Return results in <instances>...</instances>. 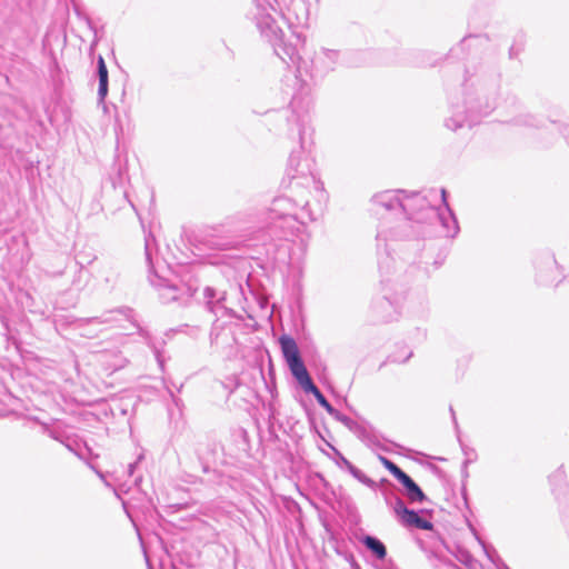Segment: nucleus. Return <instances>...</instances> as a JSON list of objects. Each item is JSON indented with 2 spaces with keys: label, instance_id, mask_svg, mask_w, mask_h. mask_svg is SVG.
<instances>
[{
  "label": "nucleus",
  "instance_id": "1",
  "mask_svg": "<svg viewBox=\"0 0 569 569\" xmlns=\"http://www.w3.org/2000/svg\"><path fill=\"white\" fill-rule=\"evenodd\" d=\"M309 18V0H253L252 19L276 56L288 68H295L301 78L323 79L342 63L343 54L336 49L321 48L310 61L302 59L300 50L305 37L298 29L307 27Z\"/></svg>",
  "mask_w": 569,
  "mask_h": 569
},
{
  "label": "nucleus",
  "instance_id": "2",
  "mask_svg": "<svg viewBox=\"0 0 569 569\" xmlns=\"http://www.w3.org/2000/svg\"><path fill=\"white\" fill-rule=\"evenodd\" d=\"M402 221L396 230H388L380 224L378 241H387L389 238H433L438 236V227L441 228V236L449 239H455L460 231L458 219L448 203L447 191L443 188L412 192L406 190V193H402Z\"/></svg>",
  "mask_w": 569,
  "mask_h": 569
},
{
  "label": "nucleus",
  "instance_id": "3",
  "mask_svg": "<svg viewBox=\"0 0 569 569\" xmlns=\"http://www.w3.org/2000/svg\"><path fill=\"white\" fill-rule=\"evenodd\" d=\"M500 89L501 72L497 64L481 61L468 67L462 82V103L451 102L446 127L456 131L478 123L497 108Z\"/></svg>",
  "mask_w": 569,
  "mask_h": 569
},
{
  "label": "nucleus",
  "instance_id": "4",
  "mask_svg": "<svg viewBox=\"0 0 569 569\" xmlns=\"http://www.w3.org/2000/svg\"><path fill=\"white\" fill-rule=\"evenodd\" d=\"M292 191L297 193L295 199L287 196L276 197L270 207L259 214L261 229L272 240H289L307 222L316 220L309 203L310 190L296 189Z\"/></svg>",
  "mask_w": 569,
  "mask_h": 569
},
{
  "label": "nucleus",
  "instance_id": "5",
  "mask_svg": "<svg viewBox=\"0 0 569 569\" xmlns=\"http://www.w3.org/2000/svg\"><path fill=\"white\" fill-rule=\"evenodd\" d=\"M309 99L301 94H296L292 97L287 110V112H290V116H287L289 131L297 132L300 142V149L291 151L286 170L291 190H310V187H313L316 190L320 189V182L311 173L308 161L302 160L303 136L309 122Z\"/></svg>",
  "mask_w": 569,
  "mask_h": 569
},
{
  "label": "nucleus",
  "instance_id": "6",
  "mask_svg": "<svg viewBox=\"0 0 569 569\" xmlns=\"http://www.w3.org/2000/svg\"><path fill=\"white\" fill-rule=\"evenodd\" d=\"M152 241H154V239L151 234L146 236L144 254L149 267V282L158 290L159 298L162 303L178 302L179 305H187L190 298L194 296L197 288L189 283L181 282L177 279H169L158 273L152 261Z\"/></svg>",
  "mask_w": 569,
  "mask_h": 569
},
{
  "label": "nucleus",
  "instance_id": "7",
  "mask_svg": "<svg viewBox=\"0 0 569 569\" xmlns=\"http://www.w3.org/2000/svg\"><path fill=\"white\" fill-rule=\"evenodd\" d=\"M403 189L383 190L375 193L370 199V210L380 220L393 219L402 221Z\"/></svg>",
  "mask_w": 569,
  "mask_h": 569
},
{
  "label": "nucleus",
  "instance_id": "8",
  "mask_svg": "<svg viewBox=\"0 0 569 569\" xmlns=\"http://www.w3.org/2000/svg\"><path fill=\"white\" fill-rule=\"evenodd\" d=\"M331 417L353 432L367 447L388 451V448L383 445L386 439L370 423L357 422L337 409Z\"/></svg>",
  "mask_w": 569,
  "mask_h": 569
},
{
  "label": "nucleus",
  "instance_id": "9",
  "mask_svg": "<svg viewBox=\"0 0 569 569\" xmlns=\"http://www.w3.org/2000/svg\"><path fill=\"white\" fill-rule=\"evenodd\" d=\"M536 281L541 286H557L563 279L562 270L551 252H542L535 259Z\"/></svg>",
  "mask_w": 569,
  "mask_h": 569
},
{
  "label": "nucleus",
  "instance_id": "10",
  "mask_svg": "<svg viewBox=\"0 0 569 569\" xmlns=\"http://www.w3.org/2000/svg\"><path fill=\"white\" fill-rule=\"evenodd\" d=\"M402 296L391 293L390 288H383V295L377 298L372 303V309L377 317L383 322H390L400 315V303Z\"/></svg>",
  "mask_w": 569,
  "mask_h": 569
},
{
  "label": "nucleus",
  "instance_id": "11",
  "mask_svg": "<svg viewBox=\"0 0 569 569\" xmlns=\"http://www.w3.org/2000/svg\"><path fill=\"white\" fill-rule=\"evenodd\" d=\"M507 102L510 104L511 108H513L515 112V114L506 121L507 123L513 127L523 128H539L543 126L542 120L525 110V106L518 98H507Z\"/></svg>",
  "mask_w": 569,
  "mask_h": 569
},
{
  "label": "nucleus",
  "instance_id": "12",
  "mask_svg": "<svg viewBox=\"0 0 569 569\" xmlns=\"http://www.w3.org/2000/svg\"><path fill=\"white\" fill-rule=\"evenodd\" d=\"M202 296L206 308L209 312L213 313L217 317H234L233 310L224 306L227 297L226 291L218 290L213 287L207 286L203 289Z\"/></svg>",
  "mask_w": 569,
  "mask_h": 569
},
{
  "label": "nucleus",
  "instance_id": "13",
  "mask_svg": "<svg viewBox=\"0 0 569 569\" xmlns=\"http://www.w3.org/2000/svg\"><path fill=\"white\" fill-rule=\"evenodd\" d=\"M133 310L129 307H120L112 310H107L102 312L100 316L90 317V318H81L79 319V328H86L91 325H106L112 326L117 320L118 316L131 320Z\"/></svg>",
  "mask_w": 569,
  "mask_h": 569
},
{
  "label": "nucleus",
  "instance_id": "14",
  "mask_svg": "<svg viewBox=\"0 0 569 569\" xmlns=\"http://www.w3.org/2000/svg\"><path fill=\"white\" fill-rule=\"evenodd\" d=\"M397 518L406 527L422 530H431L433 528L431 521L422 518L418 511L409 509L407 506L397 515Z\"/></svg>",
  "mask_w": 569,
  "mask_h": 569
},
{
  "label": "nucleus",
  "instance_id": "15",
  "mask_svg": "<svg viewBox=\"0 0 569 569\" xmlns=\"http://www.w3.org/2000/svg\"><path fill=\"white\" fill-rule=\"evenodd\" d=\"M403 487V493L407 499L413 503L419 502L422 503L428 500L427 496L422 491V489L418 486V483L406 472L397 479Z\"/></svg>",
  "mask_w": 569,
  "mask_h": 569
},
{
  "label": "nucleus",
  "instance_id": "16",
  "mask_svg": "<svg viewBox=\"0 0 569 569\" xmlns=\"http://www.w3.org/2000/svg\"><path fill=\"white\" fill-rule=\"evenodd\" d=\"M549 481L552 487V492L557 498H567L568 496V483L567 475L563 465L559 466L550 476Z\"/></svg>",
  "mask_w": 569,
  "mask_h": 569
},
{
  "label": "nucleus",
  "instance_id": "17",
  "mask_svg": "<svg viewBox=\"0 0 569 569\" xmlns=\"http://www.w3.org/2000/svg\"><path fill=\"white\" fill-rule=\"evenodd\" d=\"M289 369L305 392L308 393L316 387L303 363V360H299L298 362L291 363L289 366Z\"/></svg>",
  "mask_w": 569,
  "mask_h": 569
},
{
  "label": "nucleus",
  "instance_id": "18",
  "mask_svg": "<svg viewBox=\"0 0 569 569\" xmlns=\"http://www.w3.org/2000/svg\"><path fill=\"white\" fill-rule=\"evenodd\" d=\"M97 77L99 80L98 101L99 103H102L109 91V73L102 56H98L97 59Z\"/></svg>",
  "mask_w": 569,
  "mask_h": 569
},
{
  "label": "nucleus",
  "instance_id": "19",
  "mask_svg": "<svg viewBox=\"0 0 569 569\" xmlns=\"http://www.w3.org/2000/svg\"><path fill=\"white\" fill-rule=\"evenodd\" d=\"M359 541L366 547L367 550L378 560H385L387 557L386 545L376 536L362 535Z\"/></svg>",
  "mask_w": 569,
  "mask_h": 569
},
{
  "label": "nucleus",
  "instance_id": "20",
  "mask_svg": "<svg viewBox=\"0 0 569 569\" xmlns=\"http://www.w3.org/2000/svg\"><path fill=\"white\" fill-rule=\"evenodd\" d=\"M280 345H281V350H282L283 357H284L288 366H290L291 363L298 362L299 360H302L299 349H298V346L293 338L288 337V336H282L280 338Z\"/></svg>",
  "mask_w": 569,
  "mask_h": 569
},
{
  "label": "nucleus",
  "instance_id": "21",
  "mask_svg": "<svg viewBox=\"0 0 569 569\" xmlns=\"http://www.w3.org/2000/svg\"><path fill=\"white\" fill-rule=\"evenodd\" d=\"M381 495L383 496L387 506L393 510L396 516L403 507H406L405 501L392 490V488L381 489Z\"/></svg>",
  "mask_w": 569,
  "mask_h": 569
},
{
  "label": "nucleus",
  "instance_id": "22",
  "mask_svg": "<svg viewBox=\"0 0 569 569\" xmlns=\"http://www.w3.org/2000/svg\"><path fill=\"white\" fill-rule=\"evenodd\" d=\"M348 472L355 478L357 479L359 482H361L362 485L367 486L368 488L372 489V490H377L378 488V483L372 480L371 478H369L368 476H366L359 468H357L355 465H352L350 467V469L348 470Z\"/></svg>",
  "mask_w": 569,
  "mask_h": 569
},
{
  "label": "nucleus",
  "instance_id": "23",
  "mask_svg": "<svg viewBox=\"0 0 569 569\" xmlns=\"http://www.w3.org/2000/svg\"><path fill=\"white\" fill-rule=\"evenodd\" d=\"M308 393L313 395L317 402L331 416L335 413L336 408L331 406V403L327 400V398L323 396V393L319 390V388L316 386L312 390H310Z\"/></svg>",
  "mask_w": 569,
  "mask_h": 569
},
{
  "label": "nucleus",
  "instance_id": "24",
  "mask_svg": "<svg viewBox=\"0 0 569 569\" xmlns=\"http://www.w3.org/2000/svg\"><path fill=\"white\" fill-rule=\"evenodd\" d=\"M378 460L396 479H398L405 473V471L401 468H399L393 461H391L387 457L378 455Z\"/></svg>",
  "mask_w": 569,
  "mask_h": 569
},
{
  "label": "nucleus",
  "instance_id": "25",
  "mask_svg": "<svg viewBox=\"0 0 569 569\" xmlns=\"http://www.w3.org/2000/svg\"><path fill=\"white\" fill-rule=\"evenodd\" d=\"M329 447L332 449L335 453L333 461L336 466L342 470L348 471L352 463L332 445L329 443Z\"/></svg>",
  "mask_w": 569,
  "mask_h": 569
},
{
  "label": "nucleus",
  "instance_id": "26",
  "mask_svg": "<svg viewBox=\"0 0 569 569\" xmlns=\"http://www.w3.org/2000/svg\"><path fill=\"white\" fill-rule=\"evenodd\" d=\"M523 49H525L523 36L519 34L515 39V41L511 44V47L509 48V58L510 59H517L519 57V54L523 51Z\"/></svg>",
  "mask_w": 569,
  "mask_h": 569
},
{
  "label": "nucleus",
  "instance_id": "27",
  "mask_svg": "<svg viewBox=\"0 0 569 569\" xmlns=\"http://www.w3.org/2000/svg\"><path fill=\"white\" fill-rule=\"evenodd\" d=\"M87 274V271L82 266L79 267L77 270L73 280H72V287H74L77 290H81L87 284V279H84V276Z\"/></svg>",
  "mask_w": 569,
  "mask_h": 569
},
{
  "label": "nucleus",
  "instance_id": "28",
  "mask_svg": "<svg viewBox=\"0 0 569 569\" xmlns=\"http://www.w3.org/2000/svg\"><path fill=\"white\" fill-rule=\"evenodd\" d=\"M43 432L53 440L59 441L60 443H64V438L67 436L62 431L50 429L47 425H43Z\"/></svg>",
  "mask_w": 569,
  "mask_h": 569
},
{
  "label": "nucleus",
  "instance_id": "29",
  "mask_svg": "<svg viewBox=\"0 0 569 569\" xmlns=\"http://www.w3.org/2000/svg\"><path fill=\"white\" fill-rule=\"evenodd\" d=\"M549 121L551 123H559V131L563 139L566 140L567 144L569 146V123H560L559 120L553 119L552 117H549Z\"/></svg>",
  "mask_w": 569,
  "mask_h": 569
},
{
  "label": "nucleus",
  "instance_id": "30",
  "mask_svg": "<svg viewBox=\"0 0 569 569\" xmlns=\"http://www.w3.org/2000/svg\"><path fill=\"white\" fill-rule=\"evenodd\" d=\"M63 446H66V448L73 452L76 456H78L79 458H82V452L79 451L76 447H78V442L73 439H71L70 437H66L64 438V443H62Z\"/></svg>",
  "mask_w": 569,
  "mask_h": 569
},
{
  "label": "nucleus",
  "instance_id": "31",
  "mask_svg": "<svg viewBox=\"0 0 569 569\" xmlns=\"http://www.w3.org/2000/svg\"><path fill=\"white\" fill-rule=\"evenodd\" d=\"M483 549H485V552H486L487 557L489 558V560L491 562H493L498 569H501L498 565V561L501 562V559L497 555L496 550L492 547H487L485 545H483Z\"/></svg>",
  "mask_w": 569,
  "mask_h": 569
},
{
  "label": "nucleus",
  "instance_id": "32",
  "mask_svg": "<svg viewBox=\"0 0 569 569\" xmlns=\"http://www.w3.org/2000/svg\"><path fill=\"white\" fill-rule=\"evenodd\" d=\"M427 557L430 561V565L433 567V568H440L441 565H447L448 562L442 560L437 553L430 551L427 553Z\"/></svg>",
  "mask_w": 569,
  "mask_h": 569
},
{
  "label": "nucleus",
  "instance_id": "33",
  "mask_svg": "<svg viewBox=\"0 0 569 569\" xmlns=\"http://www.w3.org/2000/svg\"><path fill=\"white\" fill-rule=\"evenodd\" d=\"M458 559L466 567L469 566V563H471L472 566L476 565V559L468 551H461Z\"/></svg>",
  "mask_w": 569,
  "mask_h": 569
},
{
  "label": "nucleus",
  "instance_id": "34",
  "mask_svg": "<svg viewBox=\"0 0 569 569\" xmlns=\"http://www.w3.org/2000/svg\"><path fill=\"white\" fill-rule=\"evenodd\" d=\"M84 20H86V23H87L88 28L94 33V39H93V41L91 43V48H92L93 46H96L98 43L97 28H96V26L93 24L92 20L89 17H86Z\"/></svg>",
  "mask_w": 569,
  "mask_h": 569
},
{
  "label": "nucleus",
  "instance_id": "35",
  "mask_svg": "<svg viewBox=\"0 0 569 569\" xmlns=\"http://www.w3.org/2000/svg\"><path fill=\"white\" fill-rule=\"evenodd\" d=\"M449 410H450V415H451V419H452V423H453L455 430L457 432L458 440L461 441L460 440V436H459L460 429H459V423H458V420H457V417H456V412H455V410H453V408L451 406H450Z\"/></svg>",
  "mask_w": 569,
  "mask_h": 569
},
{
  "label": "nucleus",
  "instance_id": "36",
  "mask_svg": "<svg viewBox=\"0 0 569 569\" xmlns=\"http://www.w3.org/2000/svg\"><path fill=\"white\" fill-rule=\"evenodd\" d=\"M446 257H447V252L446 251L439 252L438 257L433 261L435 267L436 268L441 267L443 264V262H445Z\"/></svg>",
  "mask_w": 569,
  "mask_h": 569
},
{
  "label": "nucleus",
  "instance_id": "37",
  "mask_svg": "<svg viewBox=\"0 0 569 569\" xmlns=\"http://www.w3.org/2000/svg\"><path fill=\"white\" fill-rule=\"evenodd\" d=\"M142 458H143V456L140 455L134 462L129 463V466H128V475H129V477L133 476L134 469H136L137 465L140 462V460Z\"/></svg>",
  "mask_w": 569,
  "mask_h": 569
},
{
  "label": "nucleus",
  "instance_id": "38",
  "mask_svg": "<svg viewBox=\"0 0 569 569\" xmlns=\"http://www.w3.org/2000/svg\"><path fill=\"white\" fill-rule=\"evenodd\" d=\"M381 487V489H385V488H391V483L388 479H381L380 483L378 485Z\"/></svg>",
  "mask_w": 569,
  "mask_h": 569
},
{
  "label": "nucleus",
  "instance_id": "39",
  "mask_svg": "<svg viewBox=\"0 0 569 569\" xmlns=\"http://www.w3.org/2000/svg\"><path fill=\"white\" fill-rule=\"evenodd\" d=\"M320 481L322 482L323 487L328 489L330 487L329 482L325 479L322 475H318Z\"/></svg>",
  "mask_w": 569,
  "mask_h": 569
},
{
  "label": "nucleus",
  "instance_id": "40",
  "mask_svg": "<svg viewBox=\"0 0 569 569\" xmlns=\"http://www.w3.org/2000/svg\"><path fill=\"white\" fill-rule=\"evenodd\" d=\"M216 328H212L211 332H210V340H211V343L214 342V340L217 339L218 337V333H216Z\"/></svg>",
  "mask_w": 569,
  "mask_h": 569
},
{
  "label": "nucleus",
  "instance_id": "41",
  "mask_svg": "<svg viewBox=\"0 0 569 569\" xmlns=\"http://www.w3.org/2000/svg\"><path fill=\"white\" fill-rule=\"evenodd\" d=\"M480 563L476 560V565L472 566L471 563H469V566H467V569H480Z\"/></svg>",
  "mask_w": 569,
  "mask_h": 569
},
{
  "label": "nucleus",
  "instance_id": "42",
  "mask_svg": "<svg viewBox=\"0 0 569 569\" xmlns=\"http://www.w3.org/2000/svg\"><path fill=\"white\" fill-rule=\"evenodd\" d=\"M141 481H142V477H141V476L137 477V478L134 479V481H133V482H134V486L139 487Z\"/></svg>",
  "mask_w": 569,
  "mask_h": 569
},
{
  "label": "nucleus",
  "instance_id": "43",
  "mask_svg": "<svg viewBox=\"0 0 569 569\" xmlns=\"http://www.w3.org/2000/svg\"><path fill=\"white\" fill-rule=\"evenodd\" d=\"M469 460H465L462 465L463 471L467 473V467H468Z\"/></svg>",
  "mask_w": 569,
  "mask_h": 569
},
{
  "label": "nucleus",
  "instance_id": "44",
  "mask_svg": "<svg viewBox=\"0 0 569 569\" xmlns=\"http://www.w3.org/2000/svg\"><path fill=\"white\" fill-rule=\"evenodd\" d=\"M411 356H412V352H409V355L407 356V358L402 362H406Z\"/></svg>",
  "mask_w": 569,
  "mask_h": 569
},
{
  "label": "nucleus",
  "instance_id": "45",
  "mask_svg": "<svg viewBox=\"0 0 569 569\" xmlns=\"http://www.w3.org/2000/svg\"><path fill=\"white\" fill-rule=\"evenodd\" d=\"M97 473H98V476H99L101 479H103V478H104V477H103V475H102L100 471H97Z\"/></svg>",
  "mask_w": 569,
  "mask_h": 569
},
{
  "label": "nucleus",
  "instance_id": "46",
  "mask_svg": "<svg viewBox=\"0 0 569 569\" xmlns=\"http://www.w3.org/2000/svg\"><path fill=\"white\" fill-rule=\"evenodd\" d=\"M379 269L382 270V262L379 261Z\"/></svg>",
  "mask_w": 569,
  "mask_h": 569
}]
</instances>
